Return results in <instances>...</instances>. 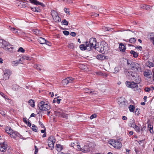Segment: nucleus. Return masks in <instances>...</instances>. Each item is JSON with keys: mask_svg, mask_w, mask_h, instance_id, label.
<instances>
[{"mask_svg": "<svg viewBox=\"0 0 154 154\" xmlns=\"http://www.w3.org/2000/svg\"><path fill=\"white\" fill-rule=\"evenodd\" d=\"M0 47L10 52L12 51L13 48L8 42L2 40L0 41Z\"/></svg>", "mask_w": 154, "mask_h": 154, "instance_id": "nucleus-1", "label": "nucleus"}, {"mask_svg": "<svg viewBox=\"0 0 154 154\" xmlns=\"http://www.w3.org/2000/svg\"><path fill=\"white\" fill-rule=\"evenodd\" d=\"M98 43H97L96 39L95 38H91L90 39L89 42H86V45H88L90 50L94 48L95 49V48H97Z\"/></svg>", "mask_w": 154, "mask_h": 154, "instance_id": "nucleus-2", "label": "nucleus"}, {"mask_svg": "<svg viewBox=\"0 0 154 154\" xmlns=\"http://www.w3.org/2000/svg\"><path fill=\"white\" fill-rule=\"evenodd\" d=\"M38 106L39 109L41 110H48L51 108L47 103L44 101H41L38 104Z\"/></svg>", "mask_w": 154, "mask_h": 154, "instance_id": "nucleus-3", "label": "nucleus"}, {"mask_svg": "<svg viewBox=\"0 0 154 154\" xmlns=\"http://www.w3.org/2000/svg\"><path fill=\"white\" fill-rule=\"evenodd\" d=\"M94 145V143L91 142H88L84 144L82 147V151L84 153L90 151L89 148L92 147V145Z\"/></svg>", "mask_w": 154, "mask_h": 154, "instance_id": "nucleus-4", "label": "nucleus"}, {"mask_svg": "<svg viewBox=\"0 0 154 154\" xmlns=\"http://www.w3.org/2000/svg\"><path fill=\"white\" fill-rule=\"evenodd\" d=\"M111 142L110 144L116 149H119L122 146V143L118 140H111Z\"/></svg>", "mask_w": 154, "mask_h": 154, "instance_id": "nucleus-5", "label": "nucleus"}, {"mask_svg": "<svg viewBox=\"0 0 154 154\" xmlns=\"http://www.w3.org/2000/svg\"><path fill=\"white\" fill-rule=\"evenodd\" d=\"M138 83L137 82H133L126 81L125 82V84L128 87L131 88H134L138 87Z\"/></svg>", "mask_w": 154, "mask_h": 154, "instance_id": "nucleus-6", "label": "nucleus"}, {"mask_svg": "<svg viewBox=\"0 0 154 154\" xmlns=\"http://www.w3.org/2000/svg\"><path fill=\"white\" fill-rule=\"evenodd\" d=\"M74 79L72 77H67L62 81V83L63 85H66L69 83H72L73 82Z\"/></svg>", "mask_w": 154, "mask_h": 154, "instance_id": "nucleus-7", "label": "nucleus"}, {"mask_svg": "<svg viewBox=\"0 0 154 154\" xmlns=\"http://www.w3.org/2000/svg\"><path fill=\"white\" fill-rule=\"evenodd\" d=\"M132 65V69L133 70H137L139 72H140L141 71V68L140 65L136 63L133 62Z\"/></svg>", "mask_w": 154, "mask_h": 154, "instance_id": "nucleus-8", "label": "nucleus"}, {"mask_svg": "<svg viewBox=\"0 0 154 154\" xmlns=\"http://www.w3.org/2000/svg\"><path fill=\"white\" fill-rule=\"evenodd\" d=\"M7 145L5 142L2 143H0V150L1 151L5 152L7 150Z\"/></svg>", "mask_w": 154, "mask_h": 154, "instance_id": "nucleus-9", "label": "nucleus"}, {"mask_svg": "<svg viewBox=\"0 0 154 154\" xmlns=\"http://www.w3.org/2000/svg\"><path fill=\"white\" fill-rule=\"evenodd\" d=\"M103 43H100L99 45L98 44L97 48H95V49L102 54H103Z\"/></svg>", "mask_w": 154, "mask_h": 154, "instance_id": "nucleus-10", "label": "nucleus"}, {"mask_svg": "<svg viewBox=\"0 0 154 154\" xmlns=\"http://www.w3.org/2000/svg\"><path fill=\"white\" fill-rule=\"evenodd\" d=\"M118 102L120 106L125 105L124 98L123 97H119L118 99Z\"/></svg>", "mask_w": 154, "mask_h": 154, "instance_id": "nucleus-11", "label": "nucleus"}, {"mask_svg": "<svg viewBox=\"0 0 154 154\" xmlns=\"http://www.w3.org/2000/svg\"><path fill=\"white\" fill-rule=\"evenodd\" d=\"M31 3L36 5H40L42 7L45 6V5L42 3L40 2L37 0H29Z\"/></svg>", "mask_w": 154, "mask_h": 154, "instance_id": "nucleus-12", "label": "nucleus"}, {"mask_svg": "<svg viewBox=\"0 0 154 154\" xmlns=\"http://www.w3.org/2000/svg\"><path fill=\"white\" fill-rule=\"evenodd\" d=\"M143 74L144 76L149 78H150L151 76V72L149 70H146L144 72Z\"/></svg>", "mask_w": 154, "mask_h": 154, "instance_id": "nucleus-13", "label": "nucleus"}, {"mask_svg": "<svg viewBox=\"0 0 154 154\" xmlns=\"http://www.w3.org/2000/svg\"><path fill=\"white\" fill-rule=\"evenodd\" d=\"M131 79L134 80V82H137L138 84L140 83L141 82V79L137 73V76H134V78H132Z\"/></svg>", "mask_w": 154, "mask_h": 154, "instance_id": "nucleus-14", "label": "nucleus"}, {"mask_svg": "<svg viewBox=\"0 0 154 154\" xmlns=\"http://www.w3.org/2000/svg\"><path fill=\"white\" fill-rule=\"evenodd\" d=\"M133 62L131 60H127V66L129 69H132V64L133 63Z\"/></svg>", "mask_w": 154, "mask_h": 154, "instance_id": "nucleus-15", "label": "nucleus"}, {"mask_svg": "<svg viewBox=\"0 0 154 154\" xmlns=\"http://www.w3.org/2000/svg\"><path fill=\"white\" fill-rule=\"evenodd\" d=\"M62 109L58 108L56 111H54V113L57 116L61 117L62 113Z\"/></svg>", "mask_w": 154, "mask_h": 154, "instance_id": "nucleus-16", "label": "nucleus"}, {"mask_svg": "<svg viewBox=\"0 0 154 154\" xmlns=\"http://www.w3.org/2000/svg\"><path fill=\"white\" fill-rule=\"evenodd\" d=\"M21 59H19L18 60L13 61L11 62V64L13 66H17L19 63H22Z\"/></svg>", "mask_w": 154, "mask_h": 154, "instance_id": "nucleus-17", "label": "nucleus"}, {"mask_svg": "<svg viewBox=\"0 0 154 154\" xmlns=\"http://www.w3.org/2000/svg\"><path fill=\"white\" fill-rule=\"evenodd\" d=\"M20 135L16 131H13L10 134V137L14 138H16L17 136H19Z\"/></svg>", "mask_w": 154, "mask_h": 154, "instance_id": "nucleus-18", "label": "nucleus"}, {"mask_svg": "<svg viewBox=\"0 0 154 154\" xmlns=\"http://www.w3.org/2000/svg\"><path fill=\"white\" fill-rule=\"evenodd\" d=\"M137 73L135 72L130 71L128 72V75L131 77V79L134 78V76H137Z\"/></svg>", "mask_w": 154, "mask_h": 154, "instance_id": "nucleus-19", "label": "nucleus"}, {"mask_svg": "<svg viewBox=\"0 0 154 154\" xmlns=\"http://www.w3.org/2000/svg\"><path fill=\"white\" fill-rule=\"evenodd\" d=\"M11 74V71L10 69H5L4 71V75L7 76V78H9V76Z\"/></svg>", "mask_w": 154, "mask_h": 154, "instance_id": "nucleus-20", "label": "nucleus"}, {"mask_svg": "<svg viewBox=\"0 0 154 154\" xmlns=\"http://www.w3.org/2000/svg\"><path fill=\"white\" fill-rule=\"evenodd\" d=\"M38 42L41 44H44L46 42V39L42 37L38 38Z\"/></svg>", "mask_w": 154, "mask_h": 154, "instance_id": "nucleus-21", "label": "nucleus"}, {"mask_svg": "<svg viewBox=\"0 0 154 154\" xmlns=\"http://www.w3.org/2000/svg\"><path fill=\"white\" fill-rule=\"evenodd\" d=\"M154 90V87L153 86H151L150 88L146 87L144 89L145 91L149 92H150L151 91L152 92Z\"/></svg>", "mask_w": 154, "mask_h": 154, "instance_id": "nucleus-22", "label": "nucleus"}, {"mask_svg": "<svg viewBox=\"0 0 154 154\" xmlns=\"http://www.w3.org/2000/svg\"><path fill=\"white\" fill-rule=\"evenodd\" d=\"M119 48L120 51H122L123 52L125 51L126 49L125 46L122 43H121L119 44Z\"/></svg>", "mask_w": 154, "mask_h": 154, "instance_id": "nucleus-23", "label": "nucleus"}, {"mask_svg": "<svg viewBox=\"0 0 154 154\" xmlns=\"http://www.w3.org/2000/svg\"><path fill=\"white\" fill-rule=\"evenodd\" d=\"M5 131L6 132L10 135L12 132L13 131V130L11 129V128L8 126L5 128Z\"/></svg>", "mask_w": 154, "mask_h": 154, "instance_id": "nucleus-24", "label": "nucleus"}, {"mask_svg": "<svg viewBox=\"0 0 154 154\" xmlns=\"http://www.w3.org/2000/svg\"><path fill=\"white\" fill-rule=\"evenodd\" d=\"M87 46L86 45H85L84 44H82L79 46V47L81 50H85L87 49H89L88 47H87Z\"/></svg>", "mask_w": 154, "mask_h": 154, "instance_id": "nucleus-25", "label": "nucleus"}, {"mask_svg": "<svg viewBox=\"0 0 154 154\" xmlns=\"http://www.w3.org/2000/svg\"><path fill=\"white\" fill-rule=\"evenodd\" d=\"M148 129L151 134L153 133V125L150 124H148Z\"/></svg>", "mask_w": 154, "mask_h": 154, "instance_id": "nucleus-26", "label": "nucleus"}, {"mask_svg": "<svg viewBox=\"0 0 154 154\" xmlns=\"http://www.w3.org/2000/svg\"><path fill=\"white\" fill-rule=\"evenodd\" d=\"M136 125L135 123V121L134 119L131 120L129 126L131 127L134 128L135 126Z\"/></svg>", "mask_w": 154, "mask_h": 154, "instance_id": "nucleus-27", "label": "nucleus"}, {"mask_svg": "<svg viewBox=\"0 0 154 154\" xmlns=\"http://www.w3.org/2000/svg\"><path fill=\"white\" fill-rule=\"evenodd\" d=\"M54 20L56 22H59L61 20L60 17L58 16V15L53 18Z\"/></svg>", "mask_w": 154, "mask_h": 154, "instance_id": "nucleus-28", "label": "nucleus"}, {"mask_svg": "<svg viewBox=\"0 0 154 154\" xmlns=\"http://www.w3.org/2000/svg\"><path fill=\"white\" fill-rule=\"evenodd\" d=\"M29 104L32 107H34L35 106V102L33 100L31 99L28 101Z\"/></svg>", "mask_w": 154, "mask_h": 154, "instance_id": "nucleus-29", "label": "nucleus"}, {"mask_svg": "<svg viewBox=\"0 0 154 154\" xmlns=\"http://www.w3.org/2000/svg\"><path fill=\"white\" fill-rule=\"evenodd\" d=\"M51 13L53 18L58 15L57 13L54 10H52Z\"/></svg>", "mask_w": 154, "mask_h": 154, "instance_id": "nucleus-30", "label": "nucleus"}, {"mask_svg": "<svg viewBox=\"0 0 154 154\" xmlns=\"http://www.w3.org/2000/svg\"><path fill=\"white\" fill-rule=\"evenodd\" d=\"M32 31L34 34L37 35H39L41 34V31L38 29H34Z\"/></svg>", "mask_w": 154, "mask_h": 154, "instance_id": "nucleus-31", "label": "nucleus"}, {"mask_svg": "<svg viewBox=\"0 0 154 154\" xmlns=\"http://www.w3.org/2000/svg\"><path fill=\"white\" fill-rule=\"evenodd\" d=\"M97 59L102 60H103L104 59H105V57L103 56V55L102 54H100L98 55L97 56Z\"/></svg>", "mask_w": 154, "mask_h": 154, "instance_id": "nucleus-32", "label": "nucleus"}, {"mask_svg": "<svg viewBox=\"0 0 154 154\" xmlns=\"http://www.w3.org/2000/svg\"><path fill=\"white\" fill-rule=\"evenodd\" d=\"M130 53L133 54V56L134 57H138V54L137 52H135L134 51H130Z\"/></svg>", "mask_w": 154, "mask_h": 154, "instance_id": "nucleus-33", "label": "nucleus"}, {"mask_svg": "<svg viewBox=\"0 0 154 154\" xmlns=\"http://www.w3.org/2000/svg\"><path fill=\"white\" fill-rule=\"evenodd\" d=\"M146 65L148 67H153L154 66V64L148 61L146 63Z\"/></svg>", "mask_w": 154, "mask_h": 154, "instance_id": "nucleus-34", "label": "nucleus"}, {"mask_svg": "<svg viewBox=\"0 0 154 154\" xmlns=\"http://www.w3.org/2000/svg\"><path fill=\"white\" fill-rule=\"evenodd\" d=\"M55 143V142H54V141H53V142H51V141H48V144L49 147L54 148V145Z\"/></svg>", "mask_w": 154, "mask_h": 154, "instance_id": "nucleus-35", "label": "nucleus"}, {"mask_svg": "<svg viewBox=\"0 0 154 154\" xmlns=\"http://www.w3.org/2000/svg\"><path fill=\"white\" fill-rule=\"evenodd\" d=\"M20 59H21V60H31L32 59V58L28 56H24L22 57Z\"/></svg>", "mask_w": 154, "mask_h": 154, "instance_id": "nucleus-36", "label": "nucleus"}, {"mask_svg": "<svg viewBox=\"0 0 154 154\" xmlns=\"http://www.w3.org/2000/svg\"><path fill=\"white\" fill-rule=\"evenodd\" d=\"M103 54H104L105 52L107 51V49H108V47H107V45L106 44H103Z\"/></svg>", "mask_w": 154, "mask_h": 154, "instance_id": "nucleus-37", "label": "nucleus"}, {"mask_svg": "<svg viewBox=\"0 0 154 154\" xmlns=\"http://www.w3.org/2000/svg\"><path fill=\"white\" fill-rule=\"evenodd\" d=\"M128 108L131 112H133L135 109L134 106L133 105H130Z\"/></svg>", "mask_w": 154, "mask_h": 154, "instance_id": "nucleus-38", "label": "nucleus"}, {"mask_svg": "<svg viewBox=\"0 0 154 154\" xmlns=\"http://www.w3.org/2000/svg\"><path fill=\"white\" fill-rule=\"evenodd\" d=\"M56 147L57 148V150L58 151H61L63 149L62 146L60 144H57Z\"/></svg>", "mask_w": 154, "mask_h": 154, "instance_id": "nucleus-39", "label": "nucleus"}, {"mask_svg": "<svg viewBox=\"0 0 154 154\" xmlns=\"http://www.w3.org/2000/svg\"><path fill=\"white\" fill-rule=\"evenodd\" d=\"M32 129L33 131L35 132H37V128L35 125H32Z\"/></svg>", "mask_w": 154, "mask_h": 154, "instance_id": "nucleus-40", "label": "nucleus"}, {"mask_svg": "<svg viewBox=\"0 0 154 154\" xmlns=\"http://www.w3.org/2000/svg\"><path fill=\"white\" fill-rule=\"evenodd\" d=\"M136 41V39L134 38H130L129 40V42L132 44L134 43Z\"/></svg>", "mask_w": 154, "mask_h": 154, "instance_id": "nucleus-41", "label": "nucleus"}, {"mask_svg": "<svg viewBox=\"0 0 154 154\" xmlns=\"http://www.w3.org/2000/svg\"><path fill=\"white\" fill-rule=\"evenodd\" d=\"M85 91L87 93H89V94H91L92 93V91L90 89H89L88 88H85L84 89Z\"/></svg>", "mask_w": 154, "mask_h": 154, "instance_id": "nucleus-42", "label": "nucleus"}, {"mask_svg": "<svg viewBox=\"0 0 154 154\" xmlns=\"http://www.w3.org/2000/svg\"><path fill=\"white\" fill-rule=\"evenodd\" d=\"M133 128L137 132H140V128L139 126H137L136 125Z\"/></svg>", "mask_w": 154, "mask_h": 154, "instance_id": "nucleus-43", "label": "nucleus"}, {"mask_svg": "<svg viewBox=\"0 0 154 154\" xmlns=\"http://www.w3.org/2000/svg\"><path fill=\"white\" fill-rule=\"evenodd\" d=\"M120 70V68L118 66L116 67L114 70V73H118Z\"/></svg>", "mask_w": 154, "mask_h": 154, "instance_id": "nucleus-44", "label": "nucleus"}, {"mask_svg": "<svg viewBox=\"0 0 154 154\" xmlns=\"http://www.w3.org/2000/svg\"><path fill=\"white\" fill-rule=\"evenodd\" d=\"M74 46V44L72 43H69L68 45V48L71 49L73 48Z\"/></svg>", "mask_w": 154, "mask_h": 154, "instance_id": "nucleus-45", "label": "nucleus"}, {"mask_svg": "<svg viewBox=\"0 0 154 154\" xmlns=\"http://www.w3.org/2000/svg\"><path fill=\"white\" fill-rule=\"evenodd\" d=\"M61 117H62L63 118L67 119L68 118V115L65 113H62Z\"/></svg>", "mask_w": 154, "mask_h": 154, "instance_id": "nucleus-46", "label": "nucleus"}, {"mask_svg": "<svg viewBox=\"0 0 154 154\" xmlns=\"http://www.w3.org/2000/svg\"><path fill=\"white\" fill-rule=\"evenodd\" d=\"M54 141V142H55V139L54 138V137L52 136H50L48 139V141H51V142H53V141Z\"/></svg>", "mask_w": 154, "mask_h": 154, "instance_id": "nucleus-47", "label": "nucleus"}, {"mask_svg": "<svg viewBox=\"0 0 154 154\" xmlns=\"http://www.w3.org/2000/svg\"><path fill=\"white\" fill-rule=\"evenodd\" d=\"M62 23L63 24L66 26L68 25V22L65 19H64L62 20Z\"/></svg>", "mask_w": 154, "mask_h": 154, "instance_id": "nucleus-48", "label": "nucleus"}, {"mask_svg": "<svg viewBox=\"0 0 154 154\" xmlns=\"http://www.w3.org/2000/svg\"><path fill=\"white\" fill-rule=\"evenodd\" d=\"M76 146L77 147L76 149L77 150L82 151V147H81L80 145H76Z\"/></svg>", "mask_w": 154, "mask_h": 154, "instance_id": "nucleus-49", "label": "nucleus"}, {"mask_svg": "<svg viewBox=\"0 0 154 154\" xmlns=\"http://www.w3.org/2000/svg\"><path fill=\"white\" fill-rule=\"evenodd\" d=\"M18 52H21L22 53H24L25 52V50L22 47H20L18 51Z\"/></svg>", "mask_w": 154, "mask_h": 154, "instance_id": "nucleus-50", "label": "nucleus"}, {"mask_svg": "<svg viewBox=\"0 0 154 154\" xmlns=\"http://www.w3.org/2000/svg\"><path fill=\"white\" fill-rule=\"evenodd\" d=\"M146 6L147 7V5L143 4L140 6V8L142 9H146Z\"/></svg>", "mask_w": 154, "mask_h": 154, "instance_id": "nucleus-51", "label": "nucleus"}, {"mask_svg": "<svg viewBox=\"0 0 154 154\" xmlns=\"http://www.w3.org/2000/svg\"><path fill=\"white\" fill-rule=\"evenodd\" d=\"M11 31H13L14 33H17V30L14 28H11L10 29Z\"/></svg>", "mask_w": 154, "mask_h": 154, "instance_id": "nucleus-52", "label": "nucleus"}, {"mask_svg": "<svg viewBox=\"0 0 154 154\" xmlns=\"http://www.w3.org/2000/svg\"><path fill=\"white\" fill-rule=\"evenodd\" d=\"M34 67L35 68H36L38 70L40 71L41 70V69L40 68V66L37 65H35Z\"/></svg>", "mask_w": 154, "mask_h": 154, "instance_id": "nucleus-53", "label": "nucleus"}, {"mask_svg": "<svg viewBox=\"0 0 154 154\" xmlns=\"http://www.w3.org/2000/svg\"><path fill=\"white\" fill-rule=\"evenodd\" d=\"M96 117L97 115L95 114H93L90 117V119H92L93 118H95Z\"/></svg>", "mask_w": 154, "mask_h": 154, "instance_id": "nucleus-54", "label": "nucleus"}, {"mask_svg": "<svg viewBox=\"0 0 154 154\" xmlns=\"http://www.w3.org/2000/svg\"><path fill=\"white\" fill-rule=\"evenodd\" d=\"M63 32L64 35H68L69 34V32L67 31H63Z\"/></svg>", "mask_w": 154, "mask_h": 154, "instance_id": "nucleus-55", "label": "nucleus"}, {"mask_svg": "<svg viewBox=\"0 0 154 154\" xmlns=\"http://www.w3.org/2000/svg\"><path fill=\"white\" fill-rule=\"evenodd\" d=\"M64 10L66 13L68 14H70L69 12V9L66 8H64Z\"/></svg>", "mask_w": 154, "mask_h": 154, "instance_id": "nucleus-56", "label": "nucleus"}, {"mask_svg": "<svg viewBox=\"0 0 154 154\" xmlns=\"http://www.w3.org/2000/svg\"><path fill=\"white\" fill-rule=\"evenodd\" d=\"M46 42H45V44L49 46H51V44L48 41H47L46 40Z\"/></svg>", "mask_w": 154, "mask_h": 154, "instance_id": "nucleus-57", "label": "nucleus"}, {"mask_svg": "<svg viewBox=\"0 0 154 154\" xmlns=\"http://www.w3.org/2000/svg\"><path fill=\"white\" fill-rule=\"evenodd\" d=\"M39 124L40 125V126L42 128H45V126H44V125L43 124L42 122H41L40 121L39 122Z\"/></svg>", "mask_w": 154, "mask_h": 154, "instance_id": "nucleus-58", "label": "nucleus"}, {"mask_svg": "<svg viewBox=\"0 0 154 154\" xmlns=\"http://www.w3.org/2000/svg\"><path fill=\"white\" fill-rule=\"evenodd\" d=\"M63 1L64 2H66L68 3H72V2L71 0H63Z\"/></svg>", "mask_w": 154, "mask_h": 154, "instance_id": "nucleus-59", "label": "nucleus"}, {"mask_svg": "<svg viewBox=\"0 0 154 154\" xmlns=\"http://www.w3.org/2000/svg\"><path fill=\"white\" fill-rule=\"evenodd\" d=\"M135 48L137 49H139V50H140V51H141L142 50V47L140 46H137L136 47H135Z\"/></svg>", "mask_w": 154, "mask_h": 154, "instance_id": "nucleus-60", "label": "nucleus"}, {"mask_svg": "<svg viewBox=\"0 0 154 154\" xmlns=\"http://www.w3.org/2000/svg\"><path fill=\"white\" fill-rule=\"evenodd\" d=\"M103 29L104 31H108L109 30L108 28L105 27H104L103 28Z\"/></svg>", "mask_w": 154, "mask_h": 154, "instance_id": "nucleus-61", "label": "nucleus"}, {"mask_svg": "<svg viewBox=\"0 0 154 154\" xmlns=\"http://www.w3.org/2000/svg\"><path fill=\"white\" fill-rule=\"evenodd\" d=\"M70 35L73 37H74L76 35V33L74 32H71Z\"/></svg>", "mask_w": 154, "mask_h": 154, "instance_id": "nucleus-62", "label": "nucleus"}, {"mask_svg": "<svg viewBox=\"0 0 154 154\" xmlns=\"http://www.w3.org/2000/svg\"><path fill=\"white\" fill-rule=\"evenodd\" d=\"M92 93L90 94L96 95L97 94V92L95 91H92Z\"/></svg>", "mask_w": 154, "mask_h": 154, "instance_id": "nucleus-63", "label": "nucleus"}, {"mask_svg": "<svg viewBox=\"0 0 154 154\" xmlns=\"http://www.w3.org/2000/svg\"><path fill=\"white\" fill-rule=\"evenodd\" d=\"M76 145L75 143H71V146L72 147L75 148V147L76 146Z\"/></svg>", "mask_w": 154, "mask_h": 154, "instance_id": "nucleus-64", "label": "nucleus"}]
</instances>
